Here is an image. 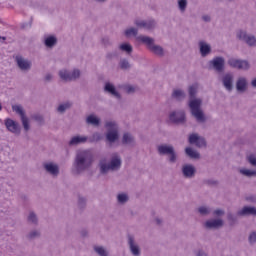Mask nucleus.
Wrapping results in <instances>:
<instances>
[{"label": "nucleus", "instance_id": "nucleus-1", "mask_svg": "<svg viewBox=\"0 0 256 256\" xmlns=\"http://www.w3.org/2000/svg\"><path fill=\"white\" fill-rule=\"evenodd\" d=\"M189 93V103L188 107L190 109V113L192 117L197 121V123H206L207 117L205 116V112H203V109L201 106L203 105V100L200 98H195L197 95V87L190 86L188 88Z\"/></svg>", "mask_w": 256, "mask_h": 256}, {"label": "nucleus", "instance_id": "nucleus-2", "mask_svg": "<svg viewBox=\"0 0 256 256\" xmlns=\"http://www.w3.org/2000/svg\"><path fill=\"white\" fill-rule=\"evenodd\" d=\"M95 158L91 150L78 151L74 160V169L78 175L85 173L93 167Z\"/></svg>", "mask_w": 256, "mask_h": 256}, {"label": "nucleus", "instance_id": "nucleus-3", "mask_svg": "<svg viewBox=\"0 0 256 256\" xmlns=\"http://www.w3.org/2000/svg\"><path fill=\"white\" fill-rule=\"evenodd\" d=\"M123 161L121 160V155L115 152L111 154L110 162H107V159L101 158L98 162V169L101 175H108L109 172L119 171Z\"/></svg>", "mask_w": 256, "mask_h": 256}, {"label": "nucleus", "instance_id": "nucleus-4", "mask_svg": "<svg viewBox=\"0 0 256 256\" xmlns=\"http://www.w3.org/2000/svg\"><path fill=\"white\" fill-rule=\"evenodd\" d=\"M136 40L139 41V43L146 45L147 49L150 50L153 55H157V57H165V49H163L161 45L155 44L154 38L140 35L136 37Z\"/></svg>", "mask_w": 256, "mask_h": 256}, {"label": "nucleus", "instance_id": "nucleus-5", "mask_svg": "<svg viewBox=\"0 0 256 256\" xmlns=\"http://www.w3.org/2000/svg\"><path fill=\"white\" fill-rule=\"evenodd\" d=\"M157 152L160 155H167L169 163H177V152L175 147L169 144H161L157 146Z\"/></svg>", "mask_w": 256, "mask_h": 256}, {"label": "nucleus", "instance_id": "nucleus-6", "mask_svg": "<svg viewBox=\"0 0 256 256\" xmlns=\"http://www.w3.org/2000/svg\"><path fill=\"white\" fill-rule=\"evenodd\" d=\"M236 38L238 39V41H242V43L247 44L248 47L256 46V36L247 33V31L245 30H238L236 32Z\"/></svg>", "mask_w": 256, "mask_h": 256}, {"label": "nucleus", "instance_id": "nucleus-7", "mask_svg": "<svg viewBox=\"0 0 256 256\" xmlns=\"http://www.w3.org/2000/svg\"><path fill=\"white\" fill-rule=\"evenodd\" d=\"M59 77L62 81L70 82V81H77L79 77H81V70L74 69L72 72L69 70H60Z\"/></svg>", "mask_w": 256, "mask_h": 256}, {"label": "nucleus", "instance_id": "nucleus-8", "mask_svg": "<svg viewBox=\"0 0 256 256\" xmlns=\"http://www.w3.org/2000/svg\"><path fill=\"white\" fill-rule=\"evenodd\" d=\"M134 25L138 29H145V31H154L157 27V21L155 19H148V20L135 19Z\"/></svg>", "mask_w": 256, "mask_h": 256}, {"label": "nucleus", "instance_id": "nucleus-9", "mask_svg": "<svg viewBox=\"0 0 256 256\" xmlns=\"http://www.w3.org/2000/svg\"><path fill=\"white\" fill-rule=\"evenodd\" d=\"M12 111L20 116L22 126L24 127V131H29L31 126L29 125V118L25 114V109L21 105H13Z\"/></svg>", "mask_w": 256, "mask_h": 256}, {"label": "nucleus", "instance_id": "nucleus-10", "mask_svg": "<svg viewBox=\"0 0 256 256\" xmlns=\"http://www.w3.org/2000/svg\"><path fill=\"white\" fill-rule=\"evenodd\" d=\"M209 69H213L216 73L225 71V58L221 56L214 57L209 61Z\"/></svg>", "mask_w": 256, "mask_h": 256}, {"label": "nucleus", "instance_id": "nucleus-11", "mask_svg": "<svg viewBox=\"0 0 256 256\" xmlns=\"http://www.w3.org/2000/svg\"><path fill=\"white\" fill-rule=\"evenodd\" d=\"M169 119L171 123H174L175 125H183L187 122V117L185 116V111L183 110L171 112L169 114Z\"/></svg>", "mask_w": 256, "mask_h": 256}, {"label": "nucleus", "instance_id": "nucleus-12", "mask_svg": "<svg viewBox=\"0 0 256 256\" xmlns=\"http://www.w3.org/2000/svg\"><path fill=\"white\" fill-rule=\"evenodd\" d=\"M127 243H128V247H129L131 255L141 256V247L139 246V243H137L135 236L128 234L127 235Z\"/></svg>", "mask_w": 256, "mask_h": 256}, {"label": "nucleus", "instance_id": "nucleus-13", "mask_svg": "<svg viewBox=\"0 0 256 256\" xmlns=\"http://www.w3.org/2000/svg\"><path fill=\"white\" fill-rule=\"evenodd\" d=\"M15 63L17 67L20 69V71H31V67L33 66V63L31 60L24 58L21 55L15 56Z\"/></svg>", "mask_w": 256, "mask_h": 256}, {"label": "nucleus", "instance_id": "nucleus-14", "mask_svg": "<svg viewBox=\"0 0 256 256\" xmlns=\"http://www.w3.org/2000/svg\"><path fill=\"white\" fill-rule=\"evenodd\" d=\"M228 65L230 67H233V69H240L243 71H248V69L251 67L249 65V62L246 60H239V59H235V58H230L228 60Z\"/></svg>", "mask_w": 256, "mask_h": 256}, {"label": "nucleus", "instance_id": "nucleus-15", "mask_svg": "<svg viewBox=\"0 0 256 256\" xmlns=\"http://www.w3.org/2000/svg\"><path fill=\"white\" fill-rule=\"evenodd\" d=\"M188 141L190 145H196L199 149L203 147H207V141L204 137L199 136L197 133H193L189 135Z\"/></svg>", "mask_w": 256, "mask_h": 256}, {"label": "nucleus", "instance_id": "nucleus-16", "mask_svg": "<svg viewBox=\"0 0 256 256\" xmlns=\"http://www.w3.org/2000/svg\"><path fill=\"white\" fill-rule=\"evenodd\" d=\"M43 169L48 175H51V177H59V164L54 162H44Z\"/></svg>", "mask_w": 256, "mask_h": 256}, {"label": "nucleus", "instance_id": "nucleus-17", "mask_svg": "<svg viewBox=\"0 0 256 256\" xmlns=\"http://www.w3.org/2000/svg\"><path fill=\"white\" fill-rule=\"evenodd\" d=\"M5 127L10 131V133H14V135H21V126L13 119L7 118L5 120Z\"/></svg>", "mask_w": 256, "mask_h": 256}, {"label": "nucleus", "instance_id": "nucleus-18", "mask_svg": "<svg viewBox=\"0 0 256 256\" xmlns=\"http://www.w3.org/2000/svg\"><path fill=\"white\" fill-rule=\"evenodd\" d=\"M197 174V168H195L192 164H184L182 166V175L185 179H193Z\"/></svg>", "mask_w": 256, "mask_h": 256}, {"label": "nucleus", "instance_id": "nucleus-19", "mask_svg": "<svg viewBox=\"0 0 256 256\" xmlns=\"http://www.w3.org/2000/svg\"><path fill=\"white\" fill-rule=\"evenodd\" d=\"M235 77L233 76L232 73H226L223 77H222V85L223 87L226 89V91H233V81H234Z\"/></svg>", "mask_w": 256, "mask_h": 256}, {"label": "nucleus", "instance_id": "nucleus-20", "mask_svg": "<svg viewBox=\"0 0 256 256\" xmlns=\"http://www.w3.org/2000/svg\"><path fill=\"white\" fill-rule=\"evenodd\" d=\"M225 223L223 222V219L217 218V219H210L207 220L204 223L205 229H221Z\"/></svg>", "mask_w": 256, "mask_h": 256}, {"label": "nucleus", "instance_id": "nucleus-21", "mask_svg": "<svg viewBox=\"0 0 256 256\" xmlns=\"http://www.w3.org/2000/svg\"><path fill=\"white\" fill-rule=\"evenodd\" d=\"M104 91L105 93H109V95H112V97H115V99L121 100V93L117 91V88H115V85L111 82H106L104 85Z\"/></svg>", "mask_w": 256, "mask_h": 256}, {"label": "nucleus", "instance_id": "nucleus-22", "mask_svg": "<svg viewBox=\"0 0 256 256\" xmlns=\"http://www.w3.org/2000/svg\"><path fill=\"white\" fill-rule=\"evenodd\" d=\"M256 217V208L253 206H244L242 209L237 211L238 217Z\"/></svg>", "mask_w": 256, "mask_h": 256}, {"label": "nucleus", "instance_id": "nucleus-23", "mask_svg": "<svg viewBox=\"0 0 256 256\" xmlns=\"http://www.w3.org/2000/svg\"><path fill=\"white\" fill-rule=\"evenodd\" d=\"M89 141V137L76 135L73 136L70 141L68 142L69 147H77V145H83Z\"/></svg>", "mask_w": 256, "mask_h": 256}, {"label": "nucleus", "instance_id": "nucleus-24", "mask_svg": "<svg viewBox=\"0 0 256 256\" xmlns=\"http://www.w3.org/2000/svg\"><path fill=\"white\" fill-rule=\"evenodd\" d=\"M249 87V82H247V78L239 77L236 81V90L238 93H245Z\"/></svg>", "mask_w": 256, "mask_h": 256}, {"label": "nucleus", "instance_id": "nucleus-25", "mask_svg": "<svg viewBox=\"0 0 256 256\" xmlns=\"http://www.w3.org/2000/svg\"><path fill=\"white\" fill-rule=\"evenodd\" d=\"M73 107V101L67 100L65 102H62L58 105L56 108L57 113L60 115H65V112L69 111Z\"/></svg>", "mask_w": 256, "mask_h": 256}, {"label": "nucleus", "instance_id": "nucleus-26", "mask_svg": "<svg viewBox=\"0 0 256 256\" xmlns=\"http://www.w3.org/2000/svg\"><path fill=\"white\" fill-rule=\"evenodd\" d=\"M122 145H125L126 147H135V137H133V134L126 132L122 136Z\"/></svg>", "mask_w": 256, "mask_h": 256}, {"label": "nucleus", "instance_id": "nucleus-27", "mask_svg": "<svg viewBox=\"0 0 256 256\" xmlns=\"http://www.w3.org/2000/svg\"><path fill=\"white\" fill-rule=\"evenodd\" d=\"M199 49L201 57H207V55H211V45H209L207 42L200 41Z\"/></svg>", "mask_w": 256, "mask_h": 256}, {"label": "nucleus", "instance_id": "nucleus-28", "mask_svg": "<svg viewBox=\"0 0 256 256\" xmlns=\"http://www.w3.org/2000/svg\"><path fill=\"white\" fill-rule=\"evenodd\" d=\"M86 123L87 125H92V127H99L101 125V119L95 116V114H91L87 116Z\"/></svg>", "mask_w": 256, "mask_h": 256}, {"label": "nucleus", "instance_id": "nucleus-29", "mask_svg": "<svg viewBox=\"0 0 256 256\" xmlns=\"http://www.w3.org/2000/svg\"><path fill=\"white\" fill-rule=\"evenodd\" d=\"M27 223H29V225H34V227H37V225H39V216H37V213H35V211H30L28 213Z\"/></svg>", "mask_w": 256, "mask_h": 256}, {"label": "nucleus", "instance_id": "nucleus-30", "mask_svg": "<svg viewBox=\"0 0 256 256\" xmlns=\"http://www.w3.org/2000/svg\"><path fill=\"white\" fill-rule=\"evenodd\" d=\"M40 237H41V230L39 229H32L25 236L27 241H35V239H39Z\"/></svg>", "mask_w": 256, "mask_h": 256}, {"label": "nucleus", "instance_id": "nucleus-31", "mask_svg": "<svg viewBox=\"0 0 256 256\" xmlns=\"http://www.w3.org/2000/svg\"><path fill=\"white\" fill-rule=\"evenodd\" d=\"M44 45L48 49H53V47H55V45H57V37H55V36H46L44 38Z\"/></svg>", "mask_w": 256, "mask_h": 256}, {"label": "nucleus", "instance_id": "nucleus-32", "mask_svg": "<svg viewBox=\"0 0 256 256\" xmlns=\"http://www.w3.org/2000/svg\"><path fill=\"white\" fill-rule=\"evenodd\" d=\"M187 95L185 94V91L181 89H174L172 92V99H176V101H183Z\"/></svg>", "mask_w": 256, "mask_h": 256}, {"label": "nucleus", "instance_id": "nucleus-33", "mask_svg": "<svg viewBox=\"0 0 256 256\" xmlns=\"http://www.w3.org/2000/svg\"><path fill=\"white\" fill-rule=\"evenodd\" d=\"M185 154L190 159H201V154L198 151L193 150L191 147L185 148Z\"/></svg>", "mask_w": 256, "mask_h": 256}, {"label": "nucleus", "instance_id": "nucleus-34", "mask_svg": "<svg viewBox=\"0 0 256 256\" xmlns=\"http://www.w3.org/2000/svg\"><path fill=\"white\" fill-rule=\"evenodd\" d=\"M226 217L230 227H233L234 225H237V223H239V216L233 214V212H228Z\"/></svg>", "mask_w": 256, "mask_h": 256}, {"label": "nucleus", "instance_id": "nucleus-35", "mask_svg": "<svg viewBox=\"0 0 256 256\" xmlns=\"http://www.w3.org/2000/svg\"><path fill=\"white\" fill-rule=\"evenodd\" d=\"M105 127L107 128L108 132H119V126L115 121H107L105 123Z\"/></svg>", "mask_w": 256, "mask_h": 256}, {"label": "nucleus", "instance_id": "nucleus-36", "mask_svg": "<svg viewBox=\"0 0 256 256\" xmlns=\"http://www.w3.org/2000/svg\"><path fill=\"white\" fill-rule=\"evenodd\" d=\"M106 140L108 143H115L119 140V132H107Z\"/></svg>", "mask_w": 256, "mask_h": 256}, {"label": "nucleus", "instance_id": "nucleus-37", "mask_svg": "<svg viewBox=\"0 0 256 256\" xmlns=\"http://www.w3.org/2000/svg\"><path fill=\"white\" fill-rule=\"evenodd\" d=\"M124 35L125 37H137V35H139V29L135 27L127 28L124 31Z\"/></svg>", "mask_w": 256, "mask_h": 256}, {"label": "nucleus", "instance_id": "nucleus-38", "mask_svg": "<svg viewBox=\"0 0 256 256\" xmlns=\"http://www.w3.org/2000/svg\"><path fill=\"white\" fill-rule=\"evenodd\" d=\"M197 211L202 217H207V215H211L212 210L209 206H200Z\"/></svg>", "mask_w": 256, "mask_h": 256}, {"label": "nucleus", "instance_id": "nucleus-39", "mask_svg": "<svg viewBox=\"0 0 256 256\" xmlns=\"http://www.w3.org/2000/svg\"><path fill=\"white\" fill-rule=\"evenodd\" d=\"M239 173L240 175H244V177H256V170L242 168L239 170Z\"/></svg>", "mask_w": 256, "mask_h": 256}, {"label": "nucleus", "instance_id": "nucleus-40", "mask_svg": "<svg viewBox=\"0 0 256 256\" xmlns=\"http://www.w3.org/2000/svg\"><path fill=\"white\" fill-rule=\"evenodd\" d=\"M119 49L121 51H125V53H127L128 55H131V53H133V46H131V44L129 43H123L119 46Z\"/></svg>", "mask_w": 256, "mask_h": 256}, {"label": "nucleus", "instance_id": "nucleus-41", "mask_svg": "<svg viewBox=\"0 0 256 256\" xmlns=\"http://www.w3.org/2000/svg\"><path fill=\"white\" fill-rule=\"evenodd\" d=\"M117 201L120 205H125L129 201V195L126 193H120L117 195Z\"/></svg>", "mask_w": 256, "mask_h": 256}, {"label": "nucleus", "instance_id": "nucleus-42", "mask_svg": "<svg viewBox=\"0 0 256 256\" xmlns=\"http://www.w3.org/2000/svg\"><path fill=\"white\" fill-rule=\"evenodd\" d=\"M101 139H103V135H101V133H99V132H95L89 138V142L90 143H97V142L101 141Z\"/></svg>", "mask_w": 256, "mask_h": 256}, {"label": "nucleus", "instance_id": "nucleus-43", "mask_svg": "<svg viewBox=\"0 0 256 256\" xmlns=\"http://www.w3.org/2000/svg\"><path fill=\"white\" fill-rule=\"evenodd\" d=\"M187 5V0H178V9L180 13H185V11H187Z\"/></svg>", "mask_w": 256, "mask_h": 256}, {"label": "nucleus", "instance_id": "nucleus-44", "mask_svg": "<svg viewBox=\"0 0 256 256\" xmlns=\"http://www.w3.org/2000/svg\"><path fill=\"white\" fill-rule=\"evenodd\" d=\"M94 251L100 256H109V253L107 252V250H105L103 246H95Z\"/></svg>", "mask_w": 256, "mask_h": 256}, {"label": "nucleus", "instance_id": "nucleus-45", "mask_svg": "<svg viewBox=\"0 0 256 256\" xmlns=\"http://www.w3.org/2000/svg\"><path fill=\"white\" fill-rule=\"evenodd\" d=\"M120 69L127 71V69H131V64L129 63V60L127 59H122L120 60Z\"/></svg>", "mask_w": 256, "mask_h": 256}, {"label": "nucleus", "instance_id": "nucleus-46", "mask_svg": "<svg viewBox=\"0 0 256 256\" xmlns=\"http://www.w3.org/2000/svg\"><path fill=\"white\" fill-rule=\"evenodd\" d=\"M78 207L80 209H85L87 207V198L78 196Z\"/></svg>", "mask_w": 256, "mask_h": 256}, {"label": "nucleus", "instance_id": "nucleus-47", "mask_svg": "<svg viewBox=\"0 0 256 256\" xmlns=\"http://www.w3.org/2000/svg\"><path fill=\"white\" fill-rule=\"evenodd\" d=\"M246 161L252 166L256 167V155L255 154H250L246 157Z\"/></svg>", "mask_w": 256, "mask_h": 256}, {"label": "nucleus", "instance_id": "nucleus-48", "mask_svg": "<svg viewBox=\"0 0 256 256\" xmlns=\"http://www.w3.org/2000/svg\"><path fill=\"white\" fill-rule=\"evenodd\" d=\"M32 119L34 121H36L37 123H40V125H43V123H45V119L43 118V115H41V114L32 115Z\"/></svg>", "mask_w": 256, "mask_h": 256}, {"label": "nucleus", "instance_id": "nucleus-49", "mask_svg": "<svg viewBox=\"0 0 256 256\" xmlns=\"http://www.w3.org/2000/svg\"><path fill=\"white\" fill-rule=\"evenodd\" d=\"M117 57H119V51H117V50H113L112 52H108L106 54V59H109V60L115 59Z\"/></svg>", "mask_w": 256, "mask_h": 256}, {"label": "nucleus", "instance_id": "nucleus-50", "mask_svg": "<svg viewBox=\"0 0 256 256\" xmlns=\"http://www.w3.org/2000/svg\"><path fill=\"white\" fill-rule=\"evenodd\" d=\"M248 243L250 245H255V243H256V232L255 231H253V232H251L249 234V236H248Z\"/></svg>", "mask_w": 256, "mask_h": 256}, {"label": "nucleus", "instance_id": "nucleus-51", "mask_svg": "<svg viewBox=\"0 0 256 256\" xmlns=\"http://www.w3.org/2000/svg\"><path fill=\"white\" fill-rule=\"evenodd\" d=\"M214 217H223L225 215V210L223 209H216L213 211Z\"/></svg>", "mask_w": 256, "mask_h": 256}, {"label": "nucleus", "instance_id": "nucleus-52", "mask_svg": "<svg viewBox=\"0 0 256 256\" xmlns=\"http://www.w3.org/2000/svg\"><path fill=\"white\" fill-rule=\"evenodd\" d=\"M102 43L105 47H109V45H111V40L108 37H106L102 39Z\"/></svg>", "mask_w": 256, "mask_h": 256}, {"label": "nucleus", "instance_id": "nucleus-53", "mask_svg": "<svg viewBox=\"0 0 256 256\" xmlns=\"http://www.w3.org/2000/svg\"><path fill=\"white\" fill-rule=\"evenodd\" d=\"M125 90H126V93H129V94L130 93H135V87L130 86V85L126 86Z\"/></svg>", "mask_w": 256, "mask_h": 256}, {"label": "nucleus", "instance_id": "nucleus-54", "mask_svg": "<svg viewBox=\"0 0 256 256\" xmlns=\"http://www.w3.org/2000/svg\"><path fill=\"white\" fill-rule=\"evenodd\" d=\"M246 201H248L249 203H256V196L255 195H251L246 197Z\"/></svg>", "mask_w": 256, "mask_h": 256}, {"label": "nucleus", "instance_id": "nucleus-55", "mask_svg": "<svg viewBox=\"0 0 256 256\" xmlns=\"http://www.w3.org/2000/svg\"><path fill=\"white\" fill-rule=\"evenodd\" d=\"M202 20L205 21V23H211V16L204 15L202 16Z\"/></svg>", "mask_w": 256, "mask_h": 256}, {"label": "nucleus", "instance_id": "nucleus-56", "mask_svg": "<svg viewBox=\"0 0 256 256\" xmlns=\"http://www.w3.org/2000/svg\"><path fill=\"white\" fill-rule=\"evenodd\" d=\"M53 80V75L52 74H46L45 76V81L49 82Z\"/></svg>", "mask_w": 256, "mask_h": 256}, {"label": "nucleus", "instance_id": "nucleus-57", "mask_svg": "<svg viewBox=\"0 0 256 256\" xmlns=\"http://www.w3.org/2000/svg\"><path fill=\"white\" fill-rule=\"evenodd\" d=\"M250 85L253 89H256V78H253L250 82Z\"/></svg>", "mask_w": 256, "mask_h": 256}, {"label": "nucleus", "instance_id": "nucleus-58", "mask_svg": "<svg viewBox=\"0 0 256 256\" xmlns=\"http://www.w3.org/2000/svg\"><path fill=\"white\" fill-rule=\"evenodd\" d=\"M207 183L208 185H217V181L214 180H208Z\"/></svg>", "mask_w": 256, "mask_h": 256}, {"label": "nucleus", "instance_id": "nucleus-59", "mask_svg": "<svg viewBox=\"0 0 256 256\" xmlns=\"http://www.w3.org/2000/svg\"><path fill=\"white\" fill-rule=\"evenodd\" d=\"M95 1L96 3H107V0H93Z\"/></svg>", "mask_w": 256, "mask_h": 256}, {"label": "nucleus", "instance_id": "nucleus-60", "mask_svg": "<svg viewBox=\"0 0 256 256\" xmlns=\"http://www.w3.org/2000/svg\"><path fill=\"white\" fill-rule=\"evenodd\" d=\"M156 223H157V225H161V223H163V221L161 219L157 218Z\"/></svg>", "mask_w": 256, "mask_h": 256}, {"label": "nucleus", "instance_id": "nucleus-61", "mask_svg": "<svg viewBox=\"0 0 256 256\" xmlns=\"http://www.w3.org/2000/svg\"><path fill=\"white\" fill-rule=\"evenodd\" d=\"M87 235V232L83 231L82 236L85 237Z\"/></svg>", "mask_w": 256, "mask_h": 256}, {"label": "nucleus", "instance_id": "nucleus-62", "mask_svg": "<svg viewBox=\"0 0 256 256\" xmlns=\"http://www.w3.org/2000/svg\"><path fill=\"white\" fill-rule=\"evenodd\" d=\"M3 110V105H1V103H0V111H2Z\"/></svg>", "mask_w": 256, "mask_h": 256}, {"label": "nucleus", "instance_id": "nucleus-63", "mask_svg": "<svg viewBox=\"0 0 256 256\" xmlns=\"http://www.w3.org/2000/svg\"><path fill=\"white\" fill-rule=\"evenodd\" d=\"M2 39L5 41V39H6V38H5V37H3Z\"/></svg>", "mask_w": 256, "mask_h": 256}, {"label": "nucleus", "instance_id": "nucleus-64", "mask_svg": "<svg viewBox=\"0 0 256 256\" xmlns=\"http://www.w3.org/2000/svg\"><path fill=\"white\" fill-rule=\"evenodd\" d=\"M228 1H233V0H228Z\"/></svg>", "mask_w": 256, "mask_h": 256}]
</instances>
